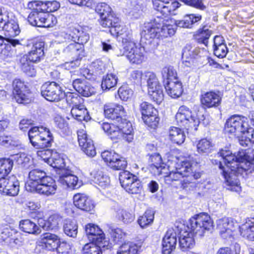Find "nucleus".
Masks as SVG:
<instances>
[{
  "label": "nucleus",
  "instance_id": "20",
  "mask_svg": "<svg viewBox=\"0 0 254 254\" xmlns=\"http://www.w3.org/2000/svg\"><path fill=\"white\" fill-rule=\"evenodd\" d=\"M85 232L88 239L92 242L99 244L104 247L109 246V242L100 228L93 224H88L85 226Z\"/></svg>",
  "mask_w": 254,
  "mask_h": 254
},
{
  "label": "nucleus",
  "instance_id": "9",
  "mask_svg": "<svg viewBox=\"0 0 254 254\" xmlns=\"http://www.w3.org/2000/svg\"><path fill=\"white\" fill-rule=\"evenodd\" d=\"M177 124L187 129H193L196 130L200 121L197 115L185 106H181L176 115Z\"/></svg>",
  "mask_w": 254,
  "mask_h": 254
},
{
  "label": "nucleus",
  "instance_id": "12",
  "mask_svg": "<svg viewBox=\"0 0 254 254\" xmlns=\"http://www.w3.org/2000/svg\"><path fill=\"white\" fill-rule=\"evenodd\" d=\"M13 96L16 101L20 104H26L31 100V93L28 87L19 79L13 81Z\"/></svg>",
  "mask_w": 254,
  "mask_h": 254
},
{
  "label": "nucleus",
  "instance_id": "57",
  "mask_svg": "<svg viewBox=\"0 0 254 254\" xmlns=\"http://www.w3.org/2000/svg\"><path fill=\"white\" fill-rule=\"evenodd\" d=\"M108 27L110 28V32L111 34L117 36L119 39L128 30L126 26L121 25L119 23L118 18H117L116 22L113 21V24Z\"/></svg>",
  "mask_w": 254,
  "mask_h": 254
},
{
  "label": "nucleus",
  "instance_id": "49",
  "mask_svg": "<svg viewBox=\"0 0 254 254\" xmlns=\"http://www.w3.org/2000/svg\"><path fill=\"white\" fill-rule=\"evenodd\" d=\"M117 82L118 77L115 74L108 73L102 78L101 88L103 90H109L114 87Z\"/></svg>",
  "mask_w": 254,
  "mask_h": 254
},
{
  "label": "nucleus",
  "instance_id": "43",
  "mask_svg": "<svg viewBox=\"0 0 254 254\" xmlns=\"http://www.w3.org/2000/svg\"><path fill=\"white\" fill-rule=\"evenodd\" d=\"M70 113L73 118L78 121H87L90 119L88 112L83 103L71 108Z\"/></svg>",
  "mask_w": 254,
  "mask_h": 254
},
{
  "label": "nucleus",
  "instance_id": "3",
  "mask_svg": "<svg viewBox=\"0 0 254 254\" xmlns=\"http://www.w3.org/2000/svg\"><path fill=\"white\" fill-rule=\"evenodd\" d=\"M28 181L25 185L26 190L46 196L56 193L58 187L56 181L43 170L32 169L28 174Z\"/></svg>",
  "mask_w": 254,
  "mask_h": 254
},
{
  "label": "nucleus",
  "instance_id": "28",
  "mask_svg": "<svg viewBox=\"0 0 254 254\" xmlns=\"http://www.w3.org/2000/svg\"><path fill=\"white\" fill-rule=\"evenodd\" d=\"M151 164L149 165V170L155 176L166 174L165 171L167 169L166 165L162 163V158L160 154H154L150 157Z\"/></svg>",
  "mask_w": 254,
  "mask_h": 254
},
{
  "label": "nucleus",
  "instance_id": "4",
  "mask_svg": "<svg viewBox=\"0 0 254 254\" xmlns=\"http://www.w3.org/2000/svg\"><path fill=\"white\" fill-rule=\"evenodd\" d=\"M168 169L169 173L165 172L164 175V179L166 183L171 184L174 181H180L183 189L188 187V184L190 181L185 178L189 176L188 173L191 171V165L187 161H183L180 163H177L174 169H172L170 164L168 165Z\"/></svg>",
  "mask_w": 254,
  "mask_h": 254
},
{
  "label": "nucleus",
  "instance_id": "17",
  "mask_svg": "<svg viewBox=\"0 0 254 254\" xmlns=\"http://www.w3.org/2000/svg\"><path fill=\"white\" fill-rule=\"evenodd\" d=\"M27 47L30 48V50L22 59L32 63L39 62L44 56V43L41 41H32Z\"/></svg>",
  "mask_w": 254,
  "mask_h": 254
},
{
  "label": "nucleus",
  "instance_id": "54",
  "mask_svg": "<svg viewBox=\"0 0 254 254\" xmlns=\"http://www.w3.org/2000/svg\"><path fill=\"white\" fill-rule=\"evenodd\" d=\"M110 244L109 243L108 247H104L99 244L92 242L84 245L83 251L84 254H101V248L109 249L110 248Z\"/></svg>",
  "mask_w": 254,
  "mask_h": 254
},
{
  "label": "nucleus",
  "instance_id": "59",
  "mask_svg": "<svg viewBox=\"0 0 254 254\" xmlns=\"http://www.w3.org/2000/svg\"><path fill=\"white\" fill-rule=\"evenodd\" d=\"M65 96L67 104L71 108L83 103V99L76 93L68 92Z\"/></svg>",
  "mask_w": 254,
  "mask_h": 254
},
{
  "label": "nucleus",
  "instance_id": "51",
  "mask_svg": "<svg viewBox=\"0 0 254 254\" xmlns=\"http://www.w3.org/2000/svg\"><path fill=\"white\" fill-rule=\"evenodd\" d=\"M17 233L16 231L7 224L0 225V242H5L13 235Z\"/></svg>",
  "mask_w": 254,
  "mask_h": 254
},
{
  "label": "nucleus",
  "instance_id": "16",
  "mask_svg": "<svg viewBox=\"0 0 254 254\" xmlns=\"http://www.w3.org/2000/svg\"><path fill=\"white\" fill-rule=\"evenodd\" d=\"M154 8L164 15H176L181 4L176 0H152Z\"/></svg>",
  "mask_w": 254,
  "mask_h": 254
},
{
  "label": "nucleus",
  "instance_id": "6",
  "mask_svg": "<svg viewBox=\"0 0 254 254\" xmlns=\"http://www.w3.org/2000/svg\"><path fill=\"white\" fill-rule=\"evenodd\" d=\"M28 136L31 144L36 148L50 147L54 140L50 129L43 127H31L28 131Z\"/></svg>",
  "mask_w": 254,
  "mask_h": 254
},
{
  "label": "nucleus",
  "instance_id": "36",
  "mask_svg": "<svg viewBox=\"0 0 254 254\" xmlns=\"http://www.w3.org/2000/svg\"><path fill=\"white\" fill-rule=\"evenodd\" d=\"M118 127L120 132L122 133V138L130 142L133 139V128L131 123L126 119H121V122L119 123Z\"/></svg>",
  "mask_w": 254,
  "mask_h": 254
},
{
  "label": "nucleus",
  "instance_id": "46",
  "mask_svg": "<svg viewBox=\"0 0 254 254\" xmlns=\"http://www.w3.org/2000/svg\"><path fill=\"white\" fill-rule=\"evenodd\" d=\"M19 227L21 231L29 234H38L41 231L39 227L29 219L21 221L19 223Z\"/></svg>",
  "mask_w": 254,
  "mask_h": 254
},
{
  "label": "nucleus",
  "instance_id": "32",
  "mask_svg": "<svg viewBox=\"0 0 254 254\" xmlns=\"http://www.w3.org/2000/svg\"><path fill=\"white\" fill-rule=\"evenodd\" d=\"M104 114L106 118L114 120H121L124 115V108L120 105H106L104 106Z\"/></svg>",
  "mask_w": 254,
  "mask_h": 254
},
{
  "label": "nucleus",
  "instance_id": "44",
  "mask_svg": "<svg viewBox=\"0 0 254 254\" xmlns=\"http://www.w3.org/2000/svg\"><path fill=\"white\" fill-rule=\"evenodd\" d=\"M169 138L174 143L177 144L183 143L185 139L186 135L184 131L181 128L172 127L169 130Z\"/></svg>",
  "mask_w": 254,
  "mask_h": 254
},
{
  "label": "nucleus",
  "instance_id": "5",
  "mask_svg": "<svg viewBox=\"0 0 254 254\" xmlns=\"http://www.w3.org/2000/svg\"><path fill=\"white\" fill-rule=\"evenodd\" d=\"M0 31L3 32L5 37L10 38L17 36L20 32L15 16L5 7L0 9Z\"/></svg>",
  "mask_w": 254,
  "mask_h": 254
},
{
  "label": "nucleus",
  "instance_id": "63",
  "mask_svg": "<svg viewBox=\"0 0 254 254\" xmlns=\"http://www.w3.org/2000/svg\"><path fill=\"white\" fill-rule=\"evenodd\" d=\"M119 40H122L125 49L130 46H133L135 44L132 38V31L130 29L126 31Z\"/></svg>",
  "mask_w": 254,
  "mask_h": 254
},
{
  "label": "nucleus",
  "instance_id": "27",
  "mask_svg": "<svg viewBox=\"0 0 254 254\" xmlns=\"http://www.w3.org/2000/svg\"><path fill=\"white\" fill-rule=\"evenodd\" d=\"M222 98L219 92L209 91L201 95V103L205 107H217L221 104Z\"/></svg>",
  "mask_w": 254,
  "mask_h": 254
},
{
  "label": "nucleus",
  "instance_id": "8",
  "mask_svg": "<svg viewBox=\"0 0 254 254\" xmlns=\"http://www.w3.org/2000/svg\"><path fill=\"white\" fill-rule=\"evenodd\" d=\"M166 19L157 17L150 22L144 23L140 33L141 38L147 40L151 39H163L165 32L163 30Z\"/></svg>",
  "mask_w": 254,
  "mask_h": 254
},
{
  "label": "nucleus",
  "instance_id": "21",
  "mask_svg": "<svg viewBox=\"0 0 254 254\" xmlns=\"http://www.w3.org/2000/svg\"><path fill=\"white\" fill-rule=\"evenodd\" d=\"M127 58L129 62L132 64H140L144 61L145 59L144 48L140 45L136 46L135 44L133 46H130L125 49ZM125 52L118 54V56H123Z\"/></svg>",
  "mask_w": 254,
  "mask_h": 254
},
{
  "label": "nucleus",
  "instance_id": "18",
  "mask_svg": "<svg viewBox=\"0 0 254 254\" xmlns=\"http://www.w3.org/2000/svg\"><path fill=\"white\" fill-rule=\"evenodd\" d=\"M101 157L108 165L114 170L124 169L127 165L125 159L114 151H105L101 153Z\"/></svg>",
  "mask_w": 254,
  "mask_h": 254
},
{
  "label": "nucleus",
  "instance_id": "39",
  "mask_svg": "<svg viewBox=\"0 0 254 254\" xmlns=\"http://www.w3.org/2000/svg\"><path fill=\"white\" fill-rule=\"evenodd\" d=\"M149 73H154L150 71H145L143 72L140 70H133L129 74V79L133 83L137 85H141L142 83L149 82V78L147 74Z\"/></svg>",
  "mask_w": 254,
  "mask_h": 254
},
{
  "label": "nucleus",
  "instance_id": "13",
  "mask_svg": "<svg viewBox=\"0 0 254 254\" xmlns=\"http://www.w3.org/2000/svg\"><path fill=\"white\" fill-rule=\"evenodd\" d=\"M140 111L142 119L146 125L152 128L157 127L159 121L158 112L150 103L147 102H142L140 105Z\"/></svg>",
  "mask_w": 254,
  "mask_h": 254
},
{
  "label": "nucleus",
  "instance_id": "48",
  "mask_svg": "<svg viewBox=\"0 0 254 254\" xmlns=\"http://www.w3.org/2000/svg\"><path fill=\"white\" fill-rule=\"evenodd\" d=\"M48 164L55 169L61 170L62 173L66 171L64 170L65 167L64 159L57 152L52 153V157L48 160Z\"/></svg>",
  "mask_w": 254,
  "mask_h": 254
},
{
  "label": "nucleus",
  "instance_id": "45",
  "mask_svg": "<svg viewBox=\"0 0 254 254\" xmlns=\"http://www.w3.org/2000/svg\"><path fill=\"white\" fill-rule=\"evenodd\" d=\"M63 230L64 234L72 238L76 237L78 232V225L74 220L66 219L64 220Z\"/></svg>",
  "mask_w": 254,
  "mask_h": 254
},
{
  "label": "nucleus",
  "instance_id": "62",
  "mask_svg": "<svg viewBox=\"0 0 254 254\" xmlns=\"http://www.w3.org/2000/svg\"><path fill=\"white\" fill-rule=\"evenodd\" d=\"M62 221V218L58 215L54 214L50 216L47 219L48 230L58 229Z\"/></svg>",
  "mask_w": 254,
  "mask_h": 254
},
{
  "label": "nucleus",
  "instance_id": "55",
  "mask_svg": "<svg viewBox=\"0 0 254 254\" xmlns=\"http://www.w3.org/2000/svg\"><path fill=\"white\" fill-rule=\"evenodd\" d=\"M212 34L207 26H204L202 28L199 29L195 35L196 40L199 43L207 45L208 40Z\"/></svg>",
  "mask_w": 254,
  "mask_h": 254
},
{
  "label": "nucleus",
  "instance_id": "1",
  "mask_svg": "<svg viewBox=\"0 0 254 254\" xmlns=\"http://www.w3.org/2000/svg\"><path fill=\"white\" fill-rule=\"evenodd\" d=\"M246 150H240L237 155L232 154L230 150L222 149L218 155L223 159L219 161V168L222 170V175L228 186L234 187L235 191H239L240 182L237 179L239 176H244L252 173L251 170L253 165L254 156L250 157L247 155Z\"/></svg>",
  "mask_w": 254,
  "mask_h": 254
},
{
  "label": "nucleus",
  "instance_id": "52",
  "mask_svg": "<svg viewBox=\"0 0 254 254\" xmlns=\"http://www.w3.org/2000/svg\"><path fill=\"white\" fill-rule=\"evenodd\" d=\"M13 161L9 158L0 160V179L4 178L11 171L13 167Z\"/></svg>",
  "mask_w": 254,
  "mask_h": 254
},
{
  "label": "nucleus",
  "instance_id": "42",
  "mask_svg": "<svg viewBox=\"0 0 254 254\" xmlns=\"http://www.w3.org/2000/svg\"><path fill=\"white\" fill-rule=\"evenodd\" d=\"M103 130L112 140L122 139V133L120 132L118 125L104 123L102 125Z\"/></svg>",
  "mask_w": 254,
  "mask_h": 254
},
{
  "label": "nucleus",
  "instance_id": "35",
  "mask_svg": "<svg viewBox=\"0 0 254 254\" xmlns=\"http://www.w3.org/2000/svg\"><path fill=\"white\" fill-rule=\"evenodd\" d=\"M35 5L36 10L46 11L47 12H52L56 11L60 7L59 2L57 1H46L43 2L41 1H34L28 3V6L30 7Z\"/></svg>",
  "mask_w": 254,
  "mask_h": 254
},
{
  "label": "nucleus",
  "instance_id": "60",
  "mask_svg": "<svg viewBox=\"0 0 254 254\" xmlns=\"http://www.w3.org/2000/svg\"><path fill=\"white\" fill-rule=\"evenodd\" d=\"M162 75L165 83L170 80L178 79L177 72L172 66L164 67L162 70Z\"/></svg>",
  "mask_w": 254,
  "mask_h": 254
},
{
  "label": "nucleus",
  "instance_id": "23",
  "mask_svg": "<svg viewBox=\"0 0 254 254\" xmlns=\"http://www.w3.org/2000/svg\"><path fill=\"white\" fill-rule=\"evenodd\" d=\"M62 36H64L65 41L71 40L72 42L70 43L64 50V52L65 54L72 57L74 59H78L82 55L83 49V46L76 42V38L74 35L71 33H62Z\"/></svg>",
  "mask_w": 254,
  "mask_h": 254
},
{
  "label": "nucleus",
  "instance_id": "14",
  "mask_svg": "<svg viewBox=\"0 0 254 254\" xmlns=\"http://www.w3.org/2000/svg\"><path fill=\"white\" fill-rule=\"evenodd\" d=\"M147 75L149 78V82L147 84L148 95L151 100L159 104L164 99L162 87L155 73H149Z\"/></svg>",
  "mask_w": 254,
  "mask_h": 254
},
{
  "label": "nucleus",
  "instance_id": "47",
  "mask_svg": "<svg viewBox=\"0 0 254 254\" xmlns=\"http://www.w3.org/2000/svg\"><path fill=\"white\" fill-rule=\"evenodd\" d=\"M201 18L200 15L187 14L184 17L183 20L176 21V24L179 27L190 28L194 23L199 21Z\"/></svg>",
  "mask_w": 254,
  "mask_h": 254
},
{
  "label": "nucleus",
  "instance_id": "24",
  "mask_svg": "<svg viewBox=\"0 0 254 254\" xmlns=\"http://www.w3.org/2000/svg\"><path fill=\"white\" fill-rule=\"evenodd\" d=\"M58 181L65 188L76 189L79 188L81 185V181L78 180L77 176L69 173L67 171L59 173Z\"/></svg>",
  "mask_w": 254,
  "mask_h": 254
},
{
  "label": "nucleus",
  "instance_id": "34",
  "mask_svg": "<svg viewBox=\"0 0 254 254\" xmlns=\"http://www.w3.org/2000/svg\"><path fill=\"white\" fill-rule=\"evenodd\" d=\"M74 89L83 96L88 97L94 92V89L85 80L75 79L72 82Z\"/></svg>",
  "mask_w": 254,
  "mask_h": 254
},
{
  "label": "nucleus",
  "instance_id": "2",
  "mask_svg": "<svg viewBox=\"0 0 254 254\" xmlns=\"http://www.w3.org/2000/svg\"><path fill=\"white\" fill-rule=\"evenodd\" d=\"M213 227V221L210 216L205 213H201L190 218L188 224V229L180 232L179 244L183 251L194 245L193 237L201 238Z\"/></svg>",
  "mask_w": 254,
  "mask_h": 254
},
{
  "label": "nucleus",
  "instance_id": "19",
  "mask_svg": "<svg viewBox=\"0 0 254 254\" xmlns=\"http://www.w3.org/2000/svg\"><path fill=\"white\" fill-rule=\"evenodd\" d=\"M96 11L100 16V24L104 27H110L113 21L116 22L117 18L112 12L110 6L105 2L99 3L96 7Z\"/></svg>",
  "mask_w": 254,
  "mask_h": 254
},
{
  "label": "nucleus",
  "instance_id": "31",
  "mask_svg": "<svg viewBox=\"0 0 254 254\" xmlns=\"http://www.w3.org/2000/svg\"><path fill=\"white\" fill-rule=\"evenodd\" d=\"M29 7L32 8L34 10L29 14L28 17V22L32 26L42 27L43 24H40V22L44 23L48 13L46 12V11L36 10V6L35 5H31Z\"/></svg>",
  "mask_w": 254,
  "mask_h": 254
},
{
  "label": "nucleus",
  "instance_id": "50",
  "mask_svg": "<svg viewBox=\"0 0 254 254\" xmlns=\"http://www.w3.org/2000/svg\"><path fill=\"white\" fill-rule=\"evenodd\" d=\"M177 27L176 20L171 18L166 19L163 27L165 32L163 35V38L173 36L176 32Z\"/></svg>",
  "mask_w": 254,
  "mask_h": 254
},
{
  "label": "nucleus",
  "instance_id": "37",
  "mask_svg": "<svg viewBox=\"0 0 254 254\" xmlns=\"http://www.w3.org/2000/svg\"><path fill=\"white\" fill-rule=\"evenodd\" d=\"M90 175L95 184L98 185L103 189H105L109 186L110 179L108 176L104 174L103 172L99 170H92Z\"/></svg>",
  "mask_w": 254,
  "mask_h": 254
},
{
  "label": "nucleus",
  "instance_id": "33",
  "mask_svg": "<svg viewBox=\"0 0 254 254\" xmlns=\"http://www.w3.org/2000/svg\"><path fill=\"white\" fill-rule=\"evenodd\" d=\"M164 86L167 94L172 98H178L183 93L182 84L179 79L166 82Z\"/></svg>",
  "mask_w": 254,
  "mask_h": 254
},
{
  "label": "nucleus",
  "instance_id": "26",
  "mask_svg": "<svg viewBox=\"0 0 254 254\" xmlns=\"http://www.w3.org/2000/svg\"><path fill=\"white\" fill-rule=\"evenodd\" d=\"M73 203L78 208L85 211H90L94 207L92 200L84 193H76L73 196Z\"/></svg>",
  "mask_w": 254,
  "mask_h": 254
},
{
  "label": "nucleus",
  "instance_id": "58",
  "mask_svg": "<svg viewBox=\"0 0 254 254\" xmlns=\"http://www.w3.org/2000/svg\"><path fill=\"white\" fill-rule=\"evenodd\" d=\"M154 213L151 210H146L138 219V223L141 228H144L153 222Z\"/></svg>",
  "mask_w": 254,
  "mask_h": 254
},
{
  "label": "nucleus",
  "instance_id": "29",
  "mask_svg": "<svg viewBox=\"0 0 254 254\" xmlns=\"http://www.w3.org/2000/svg\"><path fill=\"white\" fill-rule=\"evenodd\" d=\"M92 72L90 70L86 69L84 71L83 76L89 80H94L97 75L102 74L105 70V64L101 60L98 59L93 62L90 65Z\"/></svg>",
  "mask_w": 254,
  "mask_h": 254
},
{
  "label": "nucleus",
  "instance_id": "15",
  "mask_svg": "<svg viewBox=\"0 0 254 254\" xmlns=\"http://www.w3.org/2000/svg\"><path fill=\"white\" fill-rule=\"evenodd\" d=\"M19 182L14 175L0 179V193L1 194L16 196L19 191Z\"/></svg>",
  "mask_w": 254,
  "mask_h": 254
},
{
  "label": "nucleus",
  "instance_id": "53",
  "mask_svg": "<svg viewBox=\"0 0 254 254\" xmlns=\"http://www.w3.org/2000/svg\"><path fill=\"white\" fill-rule=\"evenodd\" d=\"M116 217L125 224L132 222L134 219L132 213L121 208H118L116 211Z\"/></svg>",
  "mask_w": 254,
  "mask_h": 254
},
{
  "label": "nucleus",
  "instance_id": "7",
  "mask_svg": "<svg viewBox=\"0 0 254 254\" xmlns=\"http://www.w3.org/2000/svg\"><path fill=\"white\" fill-rule=\"evenodd\" d=\"M226 132L239 135L241 133H251L252 138L254 134V129L248 124V119L243 116L235 115L229 118L225 124Z\"/></svg>",
  "mask_w": 254,
  "mask_h": 254
},
{
  "label": "nucleus",
  "instance_id": "40",
  "mask_svg": "<svg viewBox=\"0 0 254 254\" xmlns=\"http://www.w3.org/2000/svg\"><path fill=\"white\" fill-rule=\"evenodd\" d=\"M218 228L222 237L227 238L232 236L233 223L228 218L220 219L218 222Z\"/></svg>",
  "mask_w": 254,
  "mask_h": 254
},
{
  "label": "nucleus",
  "instance_id": "56",
  "mask_svg": "<svg viewBox=\"0 0 254 254\" xmlns=\"http://www.w3.org/2000/svg\"><path fill=\"white\" fill-rule=\"evenodd\" d=\"M139 246L131 242L123 244L119 248L117 254H137Z\"/></svg>",
  "mask_w": 254,
  "mask_h": 254
},
{
  "label": "nucleus",
  "instance_id": "22",
  "mask_svg": "<svg viewBox=\"0 0 254 254\" xmlns=\"http://www.w3.org/2000/svg\"><path fill=\"white\" fill-rule=\"evenodd\" d=\"M77 133L79 145L82 151L88 156H95L96 151L93 140L88 137L86 131L83 129H79Z\"/></svg>",
  "mask_w": 254,
  "mask_h": 254
},
{
  "label": "nucleus",
  "instance_id": "41",
  "mask_svg": "<svg viewBox=\"0 0 254 254\" xmlns=\"http://www.w3.org/2000/svg\"><path fill=\"white\" fill-rule=\"evenodd\" d=\"M254 219H248L246 222L240 227L241 235L250 241L254 240Z\"/></svg>",
  "mask_w": 254,
  "mask_h": 254
},
{
  "label": "nucleus",
  "instance_id": "10",
  "mask_svg": "<svg viewBox=\"0 0 254 254\" xmlns=\"http://www.w3.org/2000/svg\"><path fill=\"white\" fill-rule=\"evenodd\" d=\"M119 180L122 187L128 193L137 194L142 189V184L137 177L127 171L120 173Z\"/></svg>",
  "mask_w": 254,
  "mask_h": 254
},
{
  "label": "nucleus",
  "instance_id": "30",
  "mask_svg": "<svg viewBox=\"0 0 254 254\" xmlns=\"http://www.w3.org/2000/svg\"><path fill=\"white\" fill-rule=\"evenodd\" d=\"M198 50L190 45L186 46L183 50L182 63L184 66L191 67L194 65V59Z\"/></svg>",
  "mask_w": 254,
  "mask_h": 254
},
{
  "label": "nucleus",
  "instance_id": "61",
  "mask_svg": "<svg viewBox=\"0 0 254 254\" xmlns=\"http://www.w3.org/2000/svg\"><path fill=\"white\" fill-rule=\"evenodd\" d=\"M197 151L200 154H206L210 152L212 147L210 141L206 138L200 140L197 145Z\"/></svg>",
  "mask_w": 254,
  "mask_h": 254
},
{
  "label": "nucleus",
  "instance_id": "38",
  "mask_svg": "<svg viewBox=\"0 0 254 254\" xmlns=\"http://www.w3.org/2000/svg\"><path fill=\"white\" fill-rule=\"evenodd\" d=\"M42 241L48 250L54 251L58 247L60 238L56 234L46 233L43 235Z\"/></svg>",
  "mask_w": 254,
  "mask_h": 254
},
{
  "label": "nucleus",
  "instance_id": "11",
  "mask_svg": "<svg viewBox=\"0 0 254 254\" xmlns=\"http://www.w3.org/2000/svg\"><path fill=\"white\" fill-rule=\"evenodd\" d=\"M42 96L50 102L59 101L65 96L61 87L55 82H46L41 87Z\"/></svg>",
  "mask_w": 254,
  "mask_h": 254
},
{
  "label": "nucleus",
  "instance_id": "25",
  "mask_svg": "<svg viewBox=\"0 0 254 254\" xmlns=\"http://www.w3.org/2000/svg\"><path fill=\"white\" fill-rule=\"evenodd\" d=\"M177 234L174 230H168L162 240L163 254H170L177 244Z\"/></svg>",
  "mask_w": 254,
  "mask_h": 254
},
{
  "label": "nucleus",
  "instance_id": "64",
  "mask_svg": "<svg viewBox=\"0 0 254 254\" xmlns=\"http://www.w3.org/2000/svg\"><path fill=\"white\" fill-rule=\"evenodd\" d=\"M118 94L122 100L127 101L132 97L133 91L127 85H123L118 89Z\"/></svg>",
  "mask_w": 254,
  "mask_h": 254
}]
</instances>
